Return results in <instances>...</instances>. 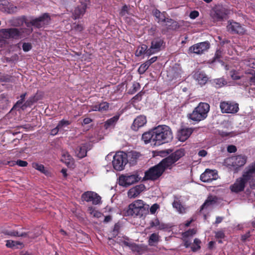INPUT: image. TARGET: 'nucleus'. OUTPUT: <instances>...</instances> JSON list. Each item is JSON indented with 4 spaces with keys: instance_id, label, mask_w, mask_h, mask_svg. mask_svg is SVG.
<instances>
[{
    "instance_id": "4c0bfd02",
    "label": "nucleus",
    "mask_w": 255,
    "mask_h": 255,
    "mask_svg": "<svg viewBox=\"0 0 255 255\" xmlns=\"http://www.w3.org/2000/svg\"><path fill=\"white\" fill-rule=\"evenodd\" d=\"M38 101V98L36 95L29 97L22 106L23 108L30 107L34 103Z\"/></svg>"
},
{
    "instance_id": "680f3d73",
    "label": "nucleus",
    "mask_w": 255,
    "mask_h": 255,
    "mask_svg": "<svg viewBox=\"0 0 255 255\" xmlns=\"http://www.w3.org/2000/svg\"><path fill=\"white\" fill-rule=\"evenodd\" d=\"M199 15V13L197 10H193L191 11L189 14V17L191 19H195L197 18Z\"/></svg>"
},
{
    "instance_id": "c756f323",
    "label": "nucleus",
    "mask_w": 255,
    "mask_h": 255,
    "mask_svg": "<svg viewBox=\"0 0 255 255\" xmlns=\"http://www.w3.org/2000/svg\"><path fill=\"white\" fill-rule=\"evenodd\" d=\"M142 139L145 143H150L151 145H154V138L153 137V129L144 132L142 135Z\"/></svg>"
},
{
    "instance_id": "aec40b11",
    "label": "nucleus",
    "mask_w": 255,
    "mask_h": 255,
    "mask_svg": "<svg viewBox=\"0 0 255 255\" xmlns=\"http://www.w3.org/2000/svg\"><path fill=\"white\" fill-rule=\"evenodd\" d=\"M145 188L143 184H139L135 187L130 189L128 192V195L129 198H135L140 194Z\"/></svg>"
},
{
    "instance_id": "c9c22d12",
    "label": "nucleus",
    "mask_w": 255,
    "mask_h": 255,
    "mask_svg": "<svg viewBox=\"0 0 255 255\" xmlns=\"http://www.w3.org/2000/svg\"><path fill=\"white\" fill-rule=\"evenodd\" d=\"M167 29L170 30H176L179 27L178 23L171 18H167L165 22Z\"/></svg>"
},
{
    "instance_id": "13d9d810",
    "label": "nucleus",
    "mask_w": 255,
    "mask_h": 255,
    "mask_svg": "<svg viewBox=\"0 0 255 255\" xmlns=\"http://www.w3.org/2000/svg\"><path fill=\"white\" fill-rule=\"evenodd\" d=\"M254 175H255V161L251 163L247 168Z\"/></svg>"
},
{
    "instance_id": "9d476101",
    "label": "nucleus",
    "mask_w": 255,
    "mask_h": 255,
    "mask_svg": "<svg viewBox=\"0 0 255 255\" xmlns=\"http://www.w3.org/2000/svg\"><path fill=\"white\" fill-rule=\"evenodd\" d=\"M0 34L5 39H18L21 35V32L16 28L1 29Z\"/></svg>"
},
{
    "instance_id": "de8ad7c7",
    "label": "nucleus",
    "mask_w": 255,
    "mask_h": 255,
    "mask_svg": "<svg viewBox=\"0 0 255 255\" xmlns=\"http://www.w3.org/2000/svg\"><path fill=\"white\" fill-rule=\"evenodd\" d=\"M98 106L100 107L101 112L107 111L109 108V103L107 102H102L101 103H98Z\"/></svg>"
},
{
    "instance_id": "6ab92c4d",
    "label": "nucleus",
    "mask_w": 255,
    "mask_h": 255,
    "mask_svg": "<svg viewBox=\"0 0 255 255\" xmlns=\"http://www.w3.org/2000/svg\"><path fill=\"white\" fill-rule=\"evenodd\" d=\"M246 183L241 177L238 178L235 183L231 187L232 191L239 193L243 191L245 187Z\"/></svg>"
},
{
    "instance_id": "4468645a",
    "label": "nucleus",
    "mask_w": 255,
    "mask_h": 255,
    "mask_svg": "<svg viewBox=\"0 0 255 255\" xmlns=\"http://www.w3.org/2000/svg\"><path fill=\"white\" fill-rule=\"evenodd\" d=\"M82 199L87 202H92L94 205H98L101 203V197L96 193L93 191L84 192L81 196Z\"/></svg>"
},
{
    "instance_id": "a19ab883",
    "label": "nucleus",
    "mask_w": 255,
    "mask_h": 255,
    "mask_svg": "<svg viewBox=\"0 0 255 255\" xmlns=\"http://www.w3.org/2000/svg\"><path fill=\"white\" fill-rule=\"evenodd\" d=\"M201 241L198 238H195L194 240L193 245L191 247L192 251L193 252H196L199 250L201 249Z\"/></svg>"
},
{
    "instance_id": "a18cd8bd",
    "label": "nucleus",
    "mask_w": 255,
    "mask_h": 255,
    "mask_svg": "<svg viewBox=\"0 0 255 255\" xmlns=\"http://www.w3.org/2000/svg\"><path fill=\"white\" fill-rule=\"evenodd\" d=\"M172 205L173 208L176 209L178 212L180 213L182 212V210L184 209V208L180 201L174 200L172 203Z\"/></svg>"
},
{
    "instance_id": "5fc2aeb1",
    "label": "nucleus",
    "mask_w": 255,
    "mask_h": 255,
    "mask_svg": "<svg viewBox=\"0 0 255 255\" xmlns=\"http://www.w3.org/2000/svg\"><path fill=\"white\" fill-rule=\"evenodd\" d=\"M32 48V44L29 42H24L22 44V49L24 52L30 51Z\"/></svg>"
},
{
    "instance_id": "0e129e2a",
    "label": "nucleus",
    "mask_w": 255,
    "mask_h": 255,
    "mask_svg": "<svg viewBox=\"0 0 255 255\" xmlns=\"http://www.w3.org/2000/svg\"><path fill=\"white\" fill-rule=\"evenodd\" d=\"M237 147L234 145H229L227 147V151L229 153H234L237 151Z\"/></svg>"
},
{
    "instance_id": "5701e85b",
    "label": "nucleus",
    "mask_w": 255,
    "mask_h": 255,
    "mask_svg": "<svg viewBox=\"0 0 255 255\" xmlns=\"http://www.w3.org/2000/svg\"><path fill=\"white\" fill-rule=\"evenodd\" d=\"M194 79L201 85H205L208 80L207 75L203 71H197L194 75Z\"/></svg>"
},
{
    "instance_id": "79ce46f5",
    "label": "nucleus",
    "mask_w": 255,
    "mask_h": 255,
    "mask_svg": "<svg viewBox=\"0 0 255 255\" xmlns=\"http://www.w3.org/2000/svg\"><path fill=\"white\" fill-rule=\"evenodd\" d=\"M140 88V85L139 83L134 82L131 87L129 89L128 94L133 95L136 93Z\"/></svg>"
},
{
    "instance_id": "338daca9",
    "label": "nucleus",
    "mask_w": 255,
    "mask_h": 255,
    "mask_svg": "<svg viewBox=\"0 0 255 255\" xmlns=\"http://www.w3.org/2000/svg\"><path fill=\"white\" fill-rule=\"evenodd\" d=\"M247 65L252 68L255 69V59H250Z\"/></svg>"
},
{
    "instance_id": "2f4dec72",
    "label": "nucleus",
    "mask_w": 255,
    "mask_h": 255,
    "mask_svg": "<svg viewBox=\"0 0 255 255\" xmlns=\"http://www.w3.org/2000/svg\"><path fill=\"white\" fill-rule=\"evenodd\" d=\"M120 118L119 115H116L112 118L107 120L104 124V128L107 129L111 127H114Z\"/></svg>"
},
{
    "instance_id": "4be33fe9",
    "label": "nucleus",
    "mask_w": 255,
    "mask_h": 255,
    "mask_svg": "<svg viewBox=\"0 0 255 255\" xmlns=\"http://www.w3.org/2000/svg\"><path fill=\"white\" fill-rule=\"evenodd\" d=\"M126 157L127 163L128 162L130 165H133L136 164L137 159L140 156V154L135 151H131L128 153H126Z\"/></svg>"
},
{
    "instance_id": "58836bf2",
    "label": "nucleus",
    "mask_w": 255,
    "mask_h": 255,
    "mask_svg": "<svg viewBox=\"0 0 255 255\" xmlns=\"http://www.w3.org/2000/svg\"><path fill=\"white\" fill-rule=\"evenodd\" d=\"M159 236L157 233H152L149 237L148 243L150 246H153L154 243H157L159 241Z\"/></svg>"
},
{
    "instance_id": "4d7b16f0",
    "label": "nucleus",
    "mask_w": 255,
    "mask_h": 255,
    "mask_svg": "<svg viewBox=\"0 0 255 255\" xmlns=\"http://www.w3.org/2000/svg\"><path fill=\"white\" fill-rule=\"evenodd\" d=\"M230 75L233 80H239L240 79V76L238 75V73L235 70L231 71Z\"/></svg>"
},
{
    "instance_id": "bf43d9fd",
    "label": "nucleus",
    "mask_w": 255,
    "mask_h": 255,
    "mask_svg": "<svg viewBox=\"0 0 255 255\" xmlns=\"http://www.w3.org/2000/svg\"><path fill=\"white\" fill-rule=\"evenodd\" d=\"M90 107L91 108V110L89 111V112H101V110L100 107L98 106V103L95 105H92L90 106Z\"/></svg>"
},
{
    "instance_id": "ddd939ff",
    "label": "nucleus",
    "mask_w": 255,
    "mask_h": 255,
    "mask_svg": "<svg viewBox=\"0 0 255 255\" xmlns=\"http://www.w3.org/2000/svg\"><path fill=\"white\" fill-rule=\"evenodd\" d=\"M229 32L232 34H244L245 32V28L240 23L233 20L228 21L227 26Z\"/></svg>"
},
{
    "instance_id": "f704fd0d",
    "label": "nucleus",
    "mask_w": 255,
    "mask_h": 255,
    "mask_svg": "<svg viewBox=\"0 0 255 255\" xmlns=\"http://www.w3.org/2000/svg\"><path fill=\"white\" fill-rule=\"evenodd\" d=\"M6 246L7 248L13 249L21 248L23 246V244L22 243L18 241L7 240L6 241Z\"/></svg>"
},
{
    "instance_id": "7c9ffc66",
    "label": "nucleus",
    "mask_w": 255,
    "mask_h": 255,
    "mask_svg": "<svg viewBox=\"0 0 255 255\" xmlns=\"http://www.w3.org/2000/svg\"><path fill=\"white\" fill-rule=\"evenodd\" d=\"M4 235H8L11 237H30L31 238H34V237L33 236H29L28 233L25 232H19L17 231H8L5 230L3 232Z\"/></svg>"
},
{
    "instance_id": "c85d7f7f",
    "label": "nucleus",
    "mask_w": 255,
    "mask_h": 255,
    "mask_svg": "<svg viewBox=\"0 0 255 255\" xmlns=\"http://www.w3.org/2000/svg\"><path fill=\"white\" fill-rule=\"evenodd\" d=\"M218 201V198L216 196L210 195L208 197L203 204L200 207V211H202L204 208L215 204Z\"/></svg>"
},
{
    "instance_id": "37998d69",
    "label": "nucleus",
    "mask_w": 255,
    "mask_h": 255,
    "mask_svg": "<svg viewBox=\"0 0 255 255\" xmlns=\"http://www.w3.org/2000/svg\"><path fill=\"white\" fill-rule=\"evenodd\" d=\"M225 81L222 78L215 79L212 82L213 85L216 88H219L225 85Z\"/></svg>"
},
{
    "instance_id": "7ed1b4c3",
    "label": "nucleus",
    "mask_w": 255,
    "mask_h": 255,
    "mask_svg": "<svg viewBox=\"0 0 255 255\" xmlns=\"http://www.w3.org/2000/svg\"><path fill=\"white\" fill-rule=\"evenodd\" d=\"M210 105L206 103L200 102L191 113L188 114V119L196 123L204 120L208 116Z\"/></svg>"
},
{
    "instance_id": "2eb2a0df",
    "label": "nucleus",
    "mask_w": 255,
    "mask_h": 255,
    "mask_svg": "<svg viewBox=\"0 0 255 255\" xmlns=\"http://www.w3.org/2000/svg\"><path fill=\"white\" fill-rule=\"evenodd\" d=\"M229 160L231 165L235 170H238L246 163L247 157L245 155H238L232 156Z\"/></svg>"
},
{
    "instance_id": "cd10ccee",
    "label": "nucleus",
    "mask_w": 255,
    "mask_h": 255,
    "mask_svg": "<svg viewBox=\"0 0 255 255\" xmlns=\"http://www.w3.org/2000/svg\"><path fill=\"white\" fill-rule=\"evenodd\" d=\"M193 132V129L192 128H183L180 129L179 133V139L180 140L184 141L187 139Z\"/></svg>"
},
{
    "instance_id": "bb28decb",
    "label": "nucleus",
    "mask_w": 255,
    "mask_h": 255,
    "mask_svg": "<svg viewBox=\"0 0 255 255\" xmlns=\"http://www.w3.org/2000/svg\"><path fill=\"white\" fill-rule=\"evenodd\" d=\"M61 161L69 167H71L74 163L72 156L68 152L65 151L62 152Z\"/></svg>"
},
{
    "instance_id": "473e14b6",
    "label": "nucleus",
    "mask_w": 255,
    "mask_h": 255,
    "mask_svg": "<svg viewBox=\"0 0 255 255\" xmlns=\"http://www.w3.org/2000/svg\"><path fill=\"white\" fill-rule=\"evenodd\" d=\"M25 19V16L24 15L12 18L10 20V23L11 25L14 27H19L23 24Z\"/></svg>"
},
{
    "instance_id": "b1692460",
    "label": "nucleus",
    "mask_w": 255,
    "mask_h": 255,
    "mask_svg": "<svg viewBox=\"0 0 255 255\" xmlns=\"http://www.w3.org/2000/svg\"><path fill=\"white\" fill-rule=\"evenodd\" d=\"M88 146L87 143H84L77 147L75 153L78 158H83L87 156Z\"/></svg>"
},
{
    "instance_id": "a211bd4d",
    "label": "nucleus",
    "mask_w": 255,
    "mask_h": 255,
    "mask_svg": "<svg viewBox=\"0 0 255 255\" xmlns=\"http://www.w3.org/2000/svg\"><path fill=\"white\" fill-rule=\"evenodd\" d=\"M87 8V4L84 2H81L75 8L73 15L74 19H78L82 16L85 13Z\"/></svg>"
},
{
    "instance_id": "ea45409f",
    "label": "nucleus",
    "mask_w": 255,
    "mask_h": 255,
    "mask_svg": "<svg viewBox=\"0 0 255 255\" xmlns=\"http://www.w3.org/2000/svg\"><path fill=\"white\" fill-rule=\"evenodd\" d=\"M255 175L253 174L247 168L246 171L243 174L242 177L241 178L247 183L249 181L254 177Z\"/></svg>"
},
{
    "instance_id": "f257e3e1",
    "label": "nucleus",
    "mask_w": 255,
    "mask_h": 255,
    "mask_svg": "<svg viewBox=\"0 0 255 255\" xmlns=\"http://www.w3.org/2000/svg\"><path fill=\"white\" fill-rule=\"evenodd\" d=\"M153 129L154 138V146H159L168 143L173 138L171 129L168 126H158Z\"/></svg>"
},
{
    "instance_id": "f8f14e48",
    "label": "nucleus",
    "mask_w": 255,
    "mask_h": 255,
    "mask_svg": "<svg viewBox=\"0 0 255 255\" xmlns=\"http://www.w3.org/2000/svg\"><path fill=\"white\" fill-rule=\"evenodd\" d=\"M220 108L222 113L235 114L239 110V104L230 102H222Z\"/></svg>"
},
{
    "instance_id": "72a5a7b5",
    "label": "nucleus",
    "mask_w": 255,
    "mask_h": 255,
    "mask_svg": "<svg viewBox=\"0 0 255 255\" xmlns=\"http://www.w3.org/2000/svg\"><path fill=\"white\" fill-rule=\"evenodd\" d=\"M147 46L145 44H142L140 46L138 47L135 52V55L137 57L141 56L143 54H146V56H149L151 55H149L148 53Z\"/></svg>"
},
{
    "instance_id": "49530a36",
    "label": "nucleus",
    "mask_w": 255,
    "mask_h": 255,
    "mask_svg": "<svg viewBox=\"0 0 255 255\" xmlns=\"http://www.w3.org/2000/svg\"><path fill=\"white\" fill-rule=\"evenodd\" d=\"M196 233V230L195 229H189L188 231L183 232L182 236L183 238H187L189 237L195 235Z\"/></svg>"
},
{
    "instance_id": "774afa93",
    "label": "nucleus",
    "mask_w": 255,
    "mask_h": 255,
    "mask_svg": "<svg viewBox=\"0 0 255 255\" xmlns=\"http://www.w3.org/2000/svg\"><path fill=\"white\" fill-rule=\"evenodd\" d=\"M158 208L159 205L157 204H154L150 208V213L151 214H154Z\"/></svg>"
},
{
    "instance_id": "09e8293b",
    "label": "nucleus",
    "mask_w": 255,
    "mask_h": 255,
    "mask_svg": "<svg viewBox=\"0 0 255 255\" xmlns=\"http://www.w3.org/2000/svg\"><path fill=\"white\" fill-rule=\"evenodd\" d=\"M144 93L145 92L143 91H141L140 92H139L138 94H137L132 98V102H136L140 101L142 99V97L144 94Z\"/></svg>"
},
{
    "instance_id": "dca6fc26",
    "label": "nucleus",
    "mask_w": 255,
    "mask_h": 255,
    "mask_svg": "<svg viewBox=\"0 0 255 255\" xmlns=\"http://www.w3.org/2000/svg\"><path fill=\"white\" fill-rule=\"evenodd\" d=\"M163 44H164V42L162 39L159 37L154 38L151 41V45L147 51L149 55H152L160 51Z\"/></svg>"
},
{
    "instance_id": "8fccbe9b",
    "label": "nucleus",
    "mask_w": 255,
    "mask_h": 255,
    "mask_svg": "<svg viewBox=\"0 0 255 255\" xmlns=\"http://www.w3.org/2000/svg\"><path fill=\"white\" fill-rule=\"evenodd\" d=\"M71 123V122H70L69 121L65 120L63 119L59 122L57 125V127L59 128V129H60L63 127L70 125Z\"/></svg>"
},
{
    "instance_id": "052dcab7",
    "label": "nucleus",
    "mask_w": 255,
    "mask_h": 255,
    "mask_svg": "<svg viewBox=\"0 0 255 255\" xmlns=\"http://www.w3.org/2000/svg\"><path fill=\"white\" fill-rule=\"evenodd\" d=\"M16 164L20 167H26L28 165L27 161L20 159H18L16 161Z\"/></svg>"
},
{
    "instance_id": "f3484780",
    "label": "nucleus",
    "mask_w": 255,
    "mask_h": 255,
    "mask_svg": "<svg viewBox=\"0 0 255 255\" xmlns=\"http://www.w3.org/2000/svg\"><path fill=\"white\" fill-rule=\"evenodd\" d=\"M218 173L216 170L207 169L200 175V179L204 182H210L218 178Z\"/></svg>"
},
{
    "instance_id": "a878e982",
    "label": "nucleus",
    "mask_w": 255,
    "mask_h": 255,
    "mask_svg": "<svg viewBox=\"0 0 255 255\" xmlns=\"http://www.w3.org/2000/svg\"><path fill=\"white\" fill-rule=\"evenodd\" d=\"M152 14L153 16L155 17V20L158 23L165 22L167 20V18H166V12L165 11L161 12L159 10L155 8L152 10Z\"/></svg>"
},
{
    "instance_id": "69168bd1",
    "label": "nucleus",
    "mask_w": 255,
    "mask_h": 255,
    "mask_svg": "<svg viewBox=\"0 0 255 255\" xmlns=\"http://www.w3.org/2000/svg\"><path fill=\"white\" fill-rule=\"evenodd\" d=\"M250 232H248L246 233L245 234L242 235L241 236V240L243 242H245L250 237H251Z\"/></svg>"
},
{
    "instance_id": "f03ea898",
    "label": "nucleus",
    "mask_w": 255,
    "mask_h": 255,
    "mask_svg": "<svg viewBox=\"0 0 255 255\" xmlns=\"http://www.w3.org/2000/svg\"><path fill=\"white\" fill-rule=\"evenodd\" d=\"M149 207L142 200H136L128 206L125 215L133 218L141 217L148 213Z\"/></svg>"
},
{
    "instance_id": "603ef678",
    "label": "nucleus",
    "mask_w": 255,
    "mask_h": 255,
    "mask_svg": "<svg viewBox=\"0 0 255 255\" xmlns=\"http://www.w3.org/2000/svg\"><path fill=\"white\" fill-rule=\"evenodd\" d=\"M223 51L221 49H218L216 50L215 56L213 58V62L216 61H219L222 57Z\"/></svg>"
},
{
    "instance_id": "412c9836",
    "label": "nucleus",
    "mask_w": 255,
    "mask_h": 255,
    "mask_svg": "<svg viewBox=\"0 0 255 255\" xmlns=\"http://www.w3.org/2000/svg\"><path fill=\"white\" fill-rule=\"evenodd\" d=\"M146 123V117L144 116H139L134 119L131 128L133 130H137L140 127L143 126Z\"/></svg>"
},
{
    "instance_id": "6e6d98bb",
    "label": "nucleus",
    "mask_w": 255,
    "mask_h": 255,
    "mask_svg": "<svg viewBox=\"0 0 255 255\" xmlns=\"http://www.w3.org/2000/svg\"><path fill=\"white\" fill-rule=\"evenodd\" d=\"M120 225L119 223H116L115 225L114 229L112 231V234L114 236L116 237L118 235L120 231Z\"/></svg>"
},
{
    "instance_id": "0eeeda50",
    "label": "nucleus",
    "mask_w": 255,
    "mask_h": 255,
    "mask_svg": "<svg viewBox=\"0 0 255 255\" xmlns=\"http://www.w3.org/2000/svg\"><path fill=\"white\" fill-rule=\"evenodd\" d=\"M137 173H126L121 175L119 177V184L123 187H128L140 180Z\"/></svg>"
},
{
    "instance_id": "c03bdc74",
    "label": "nucleus",
    "mask_w": 255,
    "mask_h": 255,
    "mask_svg": "<svg viewBox=\"0 0 255 255\" xmlns=\"http://www.w3.org/2000/svg\"><path fill=\"white\" fill-rule=\"evenodd\" d=\"M133 252H137L139 254H141L143 251V247L141 246L133 243L131 248H130Z\"/></svg>"
},
{
    "instance_id": "e2e57ef3",
    "label": "nucleus",
    "mask_w": 255,
    "mask_h": 255,
    "mask_svg": "<svg viewBox=\"0 0 255 255\" xmlns=\"http://www.w3.org/2000/svg\"><path fill=\"white\" fill-rule=\"evenodd\" d=\"M160 222L158 219L156 218L150 222V226L152 228L159 225Z\"/></svg>"
},
{
    "instance_id": "3c124183",
    "label": "nucleus",
    "mask_w": 255,
    "mask_h": 255,
    "mask_svg": "<svg viewBox=\"0 0 255 255\" xmlns=\"http://www.w3.org/2000/svg\"><path fill=\"white\" fill-rule=\"evenodd\" d=\"M10 80L11 76L7 74H1L0 72V82H9Z\"/></svg>"
},
{
    "instance_id": "39448f33",
    "label": "nucleus",
    "mask_w": 255,
    "mask_h": 255,
    "mask_svg": "<svg viewBox=\"0 0 255 255\" xmlns=\"http://www.w3.org/2000/svg\"><path fill=\"white\" fill-rule=\"evenodd\" d=\"M50 20L51 18L49 13H44L40 16L31 20L30 21H27L26 17H25L24 23L25 24L27 27L33 26L35 28L40 29L48 25Z\"/></svg>"
},
{
    "instance_id": "393cba45",
    "label": "nucleus",
    "mask_w": 255,
    "mask_h": 255,
    "mask_svg": "<svg viewBox=\"0 0 255 255\" xmlns=\"http://www.w3.org/2000/svg\"><path fill=\"white\" fill-rule=\"evenodd\" d=\"M157 59V56H154L142 64L138 69V72L139 74H143L148 68V67Z\"/></svg>"
},
{
    "instance_id": "864d4df0",
    "label": "nucleus",
    "mask_w": 255,
    "mask_h": 255,
    "mask_svg": "<svg viewBox=\"0 0 255 255\" xmlns=\"http://www.w3.org/2000/svg\"><path fill=\"white\" fill-rule=\"evenodd\" d=\"M18 7L14 5L9 4L7 8V11L9 13H13L17 11Z\"/></svg>"
},
{
    "instance_id": "6e6552de",
    "label": "nucleus",
    "mask_w": 255,
    "mask_h": 255,
    "mask_svg": "<svg viewBox=\"0 0 255 255\" xmlns=\"http://www.w3.org/2000/svg\"><path fill=\"white\" fill-rule=\"evenodd\" d=\"M126 153L123 151L117 152L114 156L112 161L114 169L117 171L123 170L127 163Z\"/></svg>"
},
{
    "instance_id": "20e7f679",
    "label": "nucleus",
    "mask_w": 255,
    "mask_h": 255,
    "mask_svg": "<svg viewBox=\"0 0 255 255\" xmlns=\"http://www.w3.org/2000/svg\"><path fill=\"white\" fill-rule=\"evenodd\" d=\"M185 150L183 148L176 150L167 157L163 158L158 164L164 171L166 169H170L172 165L180 158L184 156Z\"/></svg>"
},
{
    "instance_id": "1a4fd4ad",
    "label": "nucleus",
    "mask_w": 255,
    "mask_h": 255,
    "mask_svg": "<svg viewBox=\"0 0 255 255\" xmlns=\"http://www.w3.org/2000/svg\"><path fill=\"white\" fill-rule=\"evenodd\" d=\"M164 172V169H161L158 164H157L145 171L143 180H150L154 181L160 177Z\"/></svg>"
},
{
    "instance_id": "9b49d317",
    "label": "nucleus",
    "mask_w": 255,
    "mask_h": 255,
    "mask_svg": "<svg viewBox=\"0 0 255 255\" xmlns=\"http://www.w3.org/2000/svg\"><path fill=\"white\" fill-rule=\"evenodd\" d=\"M210 47V44L208 41L199 42L190 46L188 49V52L197 54H202L207 51Z\"/></svg>"
},
{
    "instance_id": "423d86ee",
    "label": "nucleus",
    "mask_w": 255,
    "mask_h": 255,
    "mask_svg": "<svg viewBox=\"0 0 255 255\" xmlns=\"http://www.w3.org/2000/svg\"><path fill=\"white\" fill-rule=\"evenodd\" d=\"M230 12V10L227 7L222 5H219L216 6L213 9L211 16L215 21H222L228 18Z\"/></svg>"
},
{
    "instance_id": "e433bc0d",
    "label": "nucleus",
    "mask_w": 255,
    "mask_h": 255,
    "mask_svg": "<svg viewBox=\"0 0 255 255\" xmlns=\"http://www.w3.org/2000/svg\"><path fill=\"white\" fill-rule=\"evenodd\" d=\"M32 167L46 175H48L49 173L48 171L45 169L43 164L37 162H33L32 163Z\"/></svg>"
}]
</instances>
